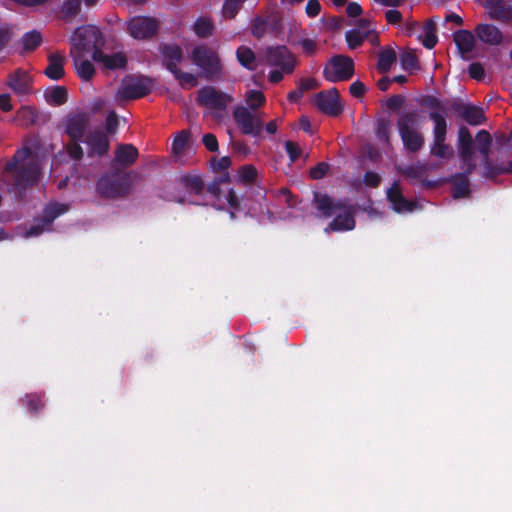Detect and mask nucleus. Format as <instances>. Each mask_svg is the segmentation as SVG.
<instances>
[{
    "label": "nucleus",
    "mask_w": 512,
    "mask_h": 512,
    "mask_svg": "<svg viewBox=\"0 0 512 512\" xmlns=\"http://www.w3.org/2000/svg\"><path fill=\"white\" fill-rule=\"evenodd\" d=\"M314 203L321 217L329 218L334 216V219L324 229L325 233L331 231H350L354 229L355 208L347 201H337L327 194L315 193Z\"/></svg>",
    "instance_id": "f257e3e1"
},
{
    "label": "nucleus",
    "mask_w": 512,
    "mask_h": 512,
    "mask_svg": "<svg viewBox=\"0 0 512 512\" xmlns=\"http://www.w3.org/2000/svg\"><path fill=\"white\" fill-rule=\"evenodd\" d=\"M6 168L13 172V186L21 194L23 190L38 181L41 163L38 155L24 147L15 153L12 160L7 163Z\"/></svg>",
    "instance_id": "f03ea898"
},
{
    "label": "nucleus",
    "mask_w": 512,
    "mask_h": 512,
    "mask_svg": "<svg viewBox=\"0 0 512 512\" xmlns=\"http://www.w3.org/2000/svg\"><path fill=\"white\" fill-rule=\"evenodd\" d=\"M264 58L267 65L274 67L268 75L272 83H278L285 74H291L296 65L294 55L285 46L267 47Z\"/></svg>",
    "instance_id": "7ed1b4c3"
},
{
    "label": "nucleus",
    "mask_w": 512,
    "mask_h": 512,
    "mask_svg": "<svg viewBox=\"0 0 512 512\" xmlns=\"http://www.w3.org/2000/svg\"><path fill=\"white\" fill-rule=\"evenodd\" d=\"M233 101L232 95L213 86H204L197 92V103L207 108L210 115L218 121L224 118L227 108Z\"/></svg>",
    "instance_id": "20e7f679"
},
{
    "label": "nucleus",
    "mask_w": 512,
    "mask_h": 512,
    "mask_svg": "<svg viewBox=\"0 0 512 512\" xmlns=\"http://www.w3.org/2000/svg\"><path fill=\"white\" fill-rule=\"evenodd\" d=\"M398 131L404 147L410 152H418L424 146V137L415 113L401 116L397 122Z\"/></svg>",
    "instance_id": "39448f33"
},
{
    "label": "nucleus",
    "mask_w": 512,
    "mask_h": 512,
    "mask_svg": "<svg viewBox=\"0 0 512 512\" xmlns=\"http://www.w3.org/2000/svg\"><path fill=\"white\" fill-rule=\"evenodd\" d=\"M151 91V80L147 77L128 75L116 91L115 100L123 102L144 97Z\"/></svg>",
    "instance_id": "423d86ee"
},
{
    "label": "nucleus",
    "mask_w": 512,
    "mask_h": 512,
    "mask_svg": "<svg viewBox=\"0 0 512 512\" xmlns=\"http://www.w3.org/2000/svg\"><path fill=\"white\" fill-rule=\"evenodd\" d=\"M191 60L206 79L221 73L222 66L217 53L206 45L195 46L191 51Z\"/></svg>",
    "instance_id": "0eeeda50"
},
{
    "label": "nucleus",
    "mask_w": 512,
    "mask_h": 512,
    "mask_svg": "<svg viewBox=\"0 0 512 512\" xmlns=\"http://www.w3.org/2000/svg\"><path fill=\"white\" fill-rule=\"evenodd\" d=\"M233 117L241 131L246 135L259 136L263 129V117L259 111L250 110L244 105H237Z\"/></svg>",
    "instance_id": "6e6552de"
},
{
    "label": "nucleus",
    "mask_w": 512,
    "mask_h": 512,
    "mask_svg": "<svg viewBox=\"0 0 512 512\" xmlns=\"http://www.w3.org/2000/svg\"><path fill=\"white\" fill-rule=\"evenodd\" d=\"M129 180L126 174L111 173L102 176L97 184L98 193L106 198H118L129 192Z\"/></svg>",
    "instance_id": "1a4fd4ad"
},
{
    "label": "nucleus",
    "mask_w": 512,
    "mask_h": 512,
    "mask_svg": "<svg viewBox=\"0 0 512 512\" xmlns=\"http://www.w3.org/2000/svg\"><path fill=\"white\" fill-rule=\"evenodd\" d=\"M353 73V60L342 55L334 56L324 68V76L331 83L348 80Z\"/></svg>",
    "instance_id": "9d476101"
},
{
    "label": "nucleus",
    "mask_w": 512,
    "mask_h": 512,
    "mask_svg": "<svg viewBox=\"0 0 512 512\" xmlns=\"http://www.w3.org/2000/svg\"><path fill=\"white\" fill-rule=\"evenodd\" d=\"M102 42L100 31L93 26L78 28L72 37V48L75 52L83 53L85 51L93 52L99 49L98 46Z\"/></svg>",
    "instance_id": "9b49d317"
},
{
    "label": "nucleus",
    "mask_w": 512,
    "mask_h": 512,
    "mask_svg": "<svg viewBox=\"0 0 512 512\" xmlns=\"http://www.w3.org/2000/svg\"><path fill=\"white\" fill-rule=\"evenodd\" d=\"M66 211H68V206L65 204L54 203L48 205L43 211L42 218L36 220L30 226V228L23 233V236L25 238H30L41 235L46 229L49 228V226L58 216L64 214Z\"/></svg>",
    "instance_id": "f8f14e48"
},
{
    "label": "nucleus",
    "mask_w": 512,
    "mask_h": 512,
    "mask_svg": "<svg viewBox=\"0 0 512 512\" xmlns=\"http://www.w3.org/2000/svg\"><path fill=\"white\" fill-rule=\"evenodd\" d=\"M157 29L158 23L151 17L136 16L128 22L129 34L139 40L153 37Z\"/></svg>",
    "instance_id": "ddd939ff"
},
{
    "label": "nucleus",
    "mask_w": 512,
    "mask_h": 512,
    "mask_svg": "<svg viewBox=\"0 0 512 512\" xmlns=\"http://www.w3.org/2000/svg\"><path fill=\"white\" fill-rule=\"evenodd\" d=\"M317 107L329 116H337L343 111L339 92L336 88L319 92L315 97Z\"/></svg>",
    "instance_id": "4468645a"
},
{
    "label": "nucleus",
    "mask_w": 512,
    "mask_h": 512,
    "mask_svg": "<svg viewBox=\"0 0 512 512\" xmlns=\"http://www.w3.org/2000/svg\"><path fill=\"white\" fill-rule=\"evenodd\" d=\"M459 156L462 163L466 166V172L472 173L476 168L474 162V149L472 137L467 127H460L458 131Z\"/></svg>",
    "instance_id": "2eb2a0df"
},
{
    "label": "nucleus",
    "mask_w": 512,
    "mask_h": 512,
    "mask_svg": "<svg viewBox=\"0 0 512 512\" xmlns=\"http://www.w3.org/2000/svg\"><path fill=\"white\" fill-rule=\"evenodd\" d=\"M483 6L488 17L501 23L512 21V3L507 0H484Z\"/></svg>",
    "instance_id": "dca6fc26"
},
{
    "label": "nucleus",
    "mask_w": 512,
    "mask_h": 512,
    "mask_svg": "<svg viewBox=\"0 0 512 512\" xmlns=\"http://www.w3.org/2000/svg\"><path fill=\"white\" fill-rule=\"evenodd\" d=\"M89 123V116L79 112L69 115L65 120V131L71 141H81Z\"/></svg>",
    "instance_id": "f3484780"
},
{
    "label": "nucleus",
    "mask_w": 512,
    "mask_h": 512,
    "mask_svg": "<svg viewBox=\"0 0 512 512\" xmlns=\"http://www.w3.org/2000/svg\"><path fill=\"white\" fill-rule=\"evenodd\" d=\"M453 110L470 125H480L484 122V111L481 107L474 106L465 102H455Z\"/></svg>",
    "instance_id": "a211bd4d"
},
{
    "label": "nucleus",
    "mask_w": 512,
    "mask_h": 512,
    "mask_svg": "<svg viewBox=\"0 0 512 512\" xmlns=\"http://www.w3.org/2000/svg\"><path fill=\"white\" fill-rule=\"evenodd\" d=\"M373 33V25L369 20H359L357 26L346 32V41L351 49L359 47Z\"/></svg>",
    "instance_id": "6ab92c4d"
},
{
    "label": "nucleus",
    "mask_w": 512,
    "mask_h": 512,
    "mask_svg": "<svg viewBox=\"0 0 512 512\" xmlns=\"http://www.w3.org/2000/svg\"><path fill=\"white\" fill-rule=\"evenodd\" d=\"M387 198L391 203L393 210L397 213H408L417 208L416 203L407 200L403 196L398 182H394L387 190Z\"/></svg>",
    "instance_id": "aec40b11"
},
{
    "label": "nucleus",
    "mask_w": 512,
    "mask_h": 512,
    "mask_svg": "<svg viewBox=\"0 0 512 512\" xmlns=\"http://www.w3.org/2000/svg\"><path fill=\"white\" fill-rule=\"evenodd\" d=\"M475 33L478 39L488 45L497 46L503 42V33L501 30L489 23H480L475 27Z\"/></svg>",
    "instance_id": "412c9836"
},
{
    "label": "nucleus",
    "mask_w": 512,
    "mask_h": 512,
    "mask_svg": "<svg viewBox=\"0 0 512 512\" xmlns=\"http://www.w3.org/2000/svg\"><path fill=\"white\" fill-rule=\"evenodd\" d=\"M92 58L95 62L102 63L105 68L110 70L125 68L127 64V57L122 52L108 55L100 49H96L92 54Z\"/></svg>",
    "instance_id": "4be33fe9"
},
{
    "label": "nucleus",
    "mask_w": 512,
    "mask_h": 512,
    "mask_svg": "<svg viewBox=\"0 0 512 512\" xmlns=\"http://www.w3.org/2000/svg\"><path fill=\"white\" fill-rule=\"evenodd\" d=\"M86 143L90 148V153L95 155H104L109 149V139L102 131H94L87 135Z\"/></svg>",
    "instance_id": "5701e85b"
},
{
    "label": "nucleus",
    "mask_w": 512,
    "mask_h": 512,
    "mask_svg": "<svg viewBox=\"0 0 512 512\" xmlns=\"http://www.w3.org/2000/svg\"><path fill=\"white\" fill-rule=\"evenodd\" d=\"M454 42L463 59H470L469 54L475 46L474 35L468 30H460L454 33Z\"/></svg>",
    "instance_id": "b1692460"
},
{
    "label": "nucleus",
    "mask_w": 512,
    "mask_h": 512,
    "mask_svg": "<svg viewBox=\"0 0 512 512\" xmlns=\"http://www.w3.org/2000/svg\"><path fill=\"white\" fill-rule=\"evenodd\" d=\"M138 157V150L132 144H121L115 151V163L122 167L127 168L131 166Z\"/></svg>",
    "instance_id": "393cba45"
},
{
    "label": "nucleus",
    "mask_w": 512,
    "mask_h": 512,
    "mask_svg": "<svg viewBox=\"0 0 512 512\" xmlns=\"http://www.w3.org/2000/svg\"><path fill=\"white\" fill-rule=\"evenodd\" d=\"M65 56L59 52L51 53L48 56V65L44 71L45 75L52 80H59L64 75Z\"/></svg>",
    "instance_id": "a878e982"
},
{
    "label": "nucleus",
    "mask_w": 512,
    "mask_h": 512,
    "mask_svg": "<svg viewBox=\"0 0 512 512\" xmlns=\"http://www.w3.org/2000/svg\"><path fill=\"white\" fill-rule=\"evenodd\" d=\"M71 56L78 76L83 80H90L95 73L93 64L84 59L82 53L75 52V49H71Z\"/></svg>",
    "instance_id": "bb28decb"
},
{
    "label": "nucleus",
    "mask_w": 512,
    "mask_h": 512,
    "mask_svg": "<svg viewBox=\"0 0 512 512\" xmlns=\"http://www.w3.org/2000/svg\"><path fill=\"white\" fill-rule=\"evenodd\" d=\"M463 173L455 174L451 177V183L453 184V197L462 198L469 195V180L466 172V166L462 163Z\"/></svg>",
    "instance_id": "cd10ccee"
},
{
    "label": "nucleus",
    "mask_w": 512,
    "mask_h": 512,
    "mask_svg": "<svg viewBox=\"0 0 512 512\" xmlns=\"http://www.w3.org/2000/svg\"><path fill=\"white\" fill-rule=\"evenodd\" d=\"M9 87L17 94L24 95L30 91V76L23 71H17L10 76Z\"/></svg>",
    "instance_id": "c85d7f7f"
},
{
    "label": "nucleus",
    "mask_w": 512,
    "mask_h": 512,
    "mask_svg": "<svg viewBox=\"0 0 512 512\" xmlns=\"http://www.w3.org/2000/svg\"><path fill=\"white\" fill-rule=\"evenodd\" d=\"M236 58L240 65L249 71H255L258 67L256 55L248 46H239L236 50Z\"/></svg>",
    "instance_id": "c756f323"
},
{
    "label": "nucleus",
    "mask_w": 512,
    "mask_h": 512,
    "mask_svg": "<svg viewBox=\"0 0 512 512\" xmlns=\"http://www.w3.org/2000/svg\"><path fill=\"white\" fill-rule=\"evenodd\" d=\"M162 54L167 69L172 72L177 69V65L182 60V50L176 45H164L162 47Z\"/></svg>",
    "instance_id": "7c9ffc66"
},
{
    "label": "nucleus",
    "mask_w": 512,
    "mask_h": 512,
    "mask_svg": "<svg viewBox=\"0 0 512 512\" xmlns=\"http://www.w3.org/2000/svg\"><path fill=\"white\" fill-rule=\"evenodd\" d=\"M429 117L434 122L433 139L445 140L447 132L445 116L438 111H431Z\"/></svg>",
    "instance_id": "2f4dec72"
},
{
    "label": "nucleus",
    "mask_w": 512,
    "mask_h": 512,
    "mask_svg": "<svg viewBox=\"0 0 512 512\" xmlns=\"http://www.w3.org/2000/svg\"><path fill=\"white\" fill-rule=\"evenodd\" d=\"M396 58V52L393 48L388 47L383 49L378 55V70L382 73L388 72L392 65L395 63Z\"/></svg>",
    "instance_id": "473e14b6"
},
{
    "label": "nucleus",
    "mask_w": 512,
    "mask_h": 512,
    "mask_svg": "<svg viewBox=\"0 0 512 512\" xmlns=\"http://www.w3.org/2000/svg\"><path fill=\"white\" fill-rule=\"evenodd\" d=\"M375 134L380 143L390 145L391 122L388 118H379L376 122Z\"/></svg>",
    "instance_id": "72a5a7b5"
},
{
    "label": "nucleus",
    "mask_w": 512,
    "mask_h": 512,
    "mask_svg": "<svg viewBox=\"0 0 512 512\" xmlns=\"http://www.w3.org/2000/svg\"><path fill=\"white\" fill-rule=\"evenodd\" d=\"M180 183L190 194H200L204 190L203 181L196 175H183L180 178Z\"/></svg>",
    "instance_id": "f704fd0d"
},
{
    "label": "nucleus",
    "mask_w": 512,
    "mask_h": 512,
    "mask_svg": "<svg viewBox=\"0 0 512 512\" xmlns=\"http://www.w3.org/2000/svg\"><path fill=\"white\" fill-rule=\"evenodd\" d=\"M44 95L46 101L53 105H61L67 100V90L62 86L47 89Z\"/></svg>",
    "instance_id": "c9c22d12"
},
{
    "label": "nucleus",
    "mask_w": 512,
    "mask_h": 512,
    "mask_svg": "<svg viewBox=\"0 0 512 512\" xmlns=\"http://www.w3.org/2000/svg\"><path fill=\"white\" fill-rule=\"evenodd\" d=\"M213 29V23L207 17H200L194 23V32L201 38H206L212 35Z\"/></svg>",
    "instance_id": "e433bc0d"
},
{
    "label": "nucleus",
    "mask_w": 512,
    "mask_h": 512,
    "mask_svg": "<svg viewBox=\"0 0 512 512\" xmlns=\"http://www.w3.org/2000/svg\"><path fill=\"white\" fill-rule=\"evenodd\" d=\"M423 30L424 36L422 39V44L427 49L434 48L438 41L435 24L432 21H429L424 25Z\"/></svg>",
    "instance_id": "4c0bfd02"
},
{
    "label": "nucleus",
    "mask_w": 512,
    "mask_h": 512,
    "mask_svg": "<svg viewBox=\"0 0 512 512\" xmlns=\"http://www.w3.org/2000/svg\"><path fill=\"white\" fill-rule=\"evenodd\" d=\"M431 154L438 158L448 159L453 156V150L449 145L445 144V140L438 141L433 139Z\"/></svg>",
    "instance_id": "58836bf2"
},
{
    "label": "nucleus",
    "mask_w": 512,
    "mask_h": 512,
    "mask_svg": "<svg viewBox=\"0 0 512 512\" xmlns=\"http://www.w3.org/2000/svg\"><path fill=\"white\" fill-rule=\"evenodd\" d=\"M246 104L250 110L258 111V108L265 102V96L261 91L249 90L245 97Z\"/></svg>",
    "instance_id": "ea45409f"
},
{
    "label": "nucleus",
    "mask_w": 512,
    "mask_h": 512,
    "mask_svg": "<svg viewBox=\"0 0 512 512\" xmlns=\"http://www.w3.org/2000/svg\"><path fill=\"white\" fill-rule=\"evenodd\" d=\"M41 41H42V37H41L40 33L37 31L27 32L22 37V40H21L23 49L26 51L34 50L36 47H38L40 45Z\"/></svg>",
    "instance_id": "a19ab883"
},
{
    "label": "nucleus",
    "mask_w": 512,
    "mask_h": 512,
    "mask_svg": "<svg viewBox=\"0 0 512 512\" xmlns=\"http://www.w3.org/2000/svg\"><path fill=\"white\" fill-rule=\"evenodd\" d=\"M81 0H65L61 7V13L65 18L76 16L81 11Z\"/></svg>",
    "instance_id": "79ce46f5"
},
{
    "label": "nucleus",
    "mask_w": 512,
    "mask_h": 512,
    "mask_svg": "<svg viewBox=\"0 0 512 512\" xmlns=\"http://www.w3.org/2000/svg\"><path fill=\"white\" fill-rule=\"evenodd\" d=\"M400 63L402 69L410 72L418 69L419 66L416 56L411 51H405L401 54Z\"/></svg>",
    "instance_id": "37998d69"
},
{
    "label": "nucleus",
    "mask_w": 512,
    "mask_h": 512,
    "mask_svg": "<svg viewBox=\"0 0 512 512\" xmlns=\"http://www.w3.org/2000/svg\"><path fill=\"white\" fill-rule=\"evenodd\" d=\"M476 143L478 151L483 156H487L491 144V137L489 133L485 130L479 131L476 135Z\"/></svg>",
    "instance_id": "c03bdc74"
},
{
    "label": "nucleus",
    "mask_w": 512,
    "mask_h": 512,
    "mask_svg": "<svg viewBox=\"0 0 512 512\" xmlns=\"http://www.w3.org/2000/svg\"><path fill=\"white\" fill-rule=\"evenodd\" d=\"M246 0H225L222 13L225 18H233Z\"/></svg>",
    "instance_id": "a18cd8bd"
},
{
    "label": "nucleus",
    "mask_w": 512,
    "mask_h": 512,
    "mask_svg": "<svg viewBox=\"0 0 512 512\" xmlns=\"http://www.w3.org/2000/svg\"><path fill=\"white\" fill-rule=\"evenodd\" d=\"M180 82L182 86L194 87L197 85V78L194 74L182 72L179 68L171 72Z\"/></svg>",
    "instance_id": "49530a36"
},
{
    "label": "nucleus",
    "mask_w": 512,
    "mask_h": 512,
    "mask_svg": "<svg viewBox=\"0 0 512 512\" xmlns=\"http://www.w3.org/2000/svg\"><path fill=\"white\" fill-rule=\"evenodd\" d=\"M189 134L186 131L179 132L172 143V151L175 154H180L184 150Z\"/></svg>",
    "instance_id": "de8ad7c7"
},
{
    "label": "nucleus",
    "mask_w": 512,
    "mask_h": 512,
    "mask_svg": "<svg viewBox=\"0 0 512 512\" xmlns=\"http://www.w3.org/2000/svg\"><path fill=\"white\" fill-rule=\"evenodd\" d=\"M257 170L252 165H245L239 170V177L245 183H252L256 179Z\"/></svg>",
    "instance_id": "09e8293b"
},
{
    "label": "nucleus",
    "mask_w": 512,
    "mask_h": 512,
    "mask_svg": "<svg viewBox=\"0 0 512 512\" xmlns=\"http://www.w3.org/2000/svg\"><path fill=\"white\" fill-rule=\"evenodd\" d=\"M285 150L291 162H295L301 156V148L293 141H286L284 143Z\"/></svg>",
    "instance_id": "8fccbe9b"
},
{
    "label": "nucleus",
    "mask_w": 512,
    "mask_h": 512,
    "mask_svg": "<svg viewBox=\"0 0 512 512\" xmlns=\"http://www.w3.org/2000/svg\"><path fill=\"white\" fill-rule=\"evenodd\" d=\"M35 117V112L29 107H23L18 112V118L21 120L23 125L34 123Z\"/></svg>",
    "instance_id": "3c124183"
},
{
    "label": "nucleus",
    "mask_w": 512,
    "mask_h": 512,
    "mask_svg": "<svg viewBox=\"0 0 512 512\" xmlns=\"http://www.w3.org/2000/svg\"><path fill=\"white\" fill-rule=\"evenodd\" d=\"M266 32V21L262 18H255L252 25V34L258 39L263 37Z\"/></svg>",
    "instance_id": "603ef678"
},
{
    "label": "nucleus",
    "mask_w": 512,
    "mask_h": 512,
    "mask_svg": "<svg viewBox=\"0 0 512 512\" xmlns=\"http://www.w3.org/2000/svg\"><path fill=\"white\" fill-rule=\"evenodd\" d=\"M329 170V165L327 163L321 162L317 164L315 167L311 168L310 176L313 179H321L326 175Z\"/></svg>",
    "instance_id": "864d4df0"
},
{
    "label": "nucleus",
    "mask_w": 512,
    "mask_h": 512,
    "mask_svg": "<svg viewBox=\"0 0 512 512\" xmlns=\"http://www.w3.org/2000/svg\"><path fill=\"white\" fill-rule=\"evenodd\" d=\"M67 151L70 157L75 160L80 159L83 155V150L79 144V141H72V143L67 146Z\"/></svg>",
    "instance_id": "5fc2aeb1"
},
{
    "label": "nucleus",
    "mask_w": 512,
    "mask_h": 512,
    "mask_svg": "<svg viewBox=\"0 0 512 512\" xmlns=\"http://www.w3.org/2000/svg\"><path fill=\"white\" fill-rule=\"evenodd\" d=\"M24 401L25 405L31 412H36L43 406L40 399L36 395H28L25 397Z\"/></svg>",
    "instance_id": "6e6d98bb"
},
{
    "label": "nucleus",
    "mask_w": 512,
    "mask_h": 512,
    "mask_svg": "<svg viewBox=\"0 0 512 512\" xmlns=\"http://www.w3.org/2000/svg\"><path fill=\"white\" fill-rule=\"evenodd\" d=\"M321 10V5L318 0H308L305 12L309 17H316Z\"/></svg>",
    "instance_id": "4d7b16f0"
},
{
    "label": "nucleus",
    "mask_w": 512,
    "mask_h": 512,
    "mask_svg": "<svg viewBox=\"0 0 512 512\" xmlns=\"http://www.w3.org/2000/svg\"><path fill=\"white\" fill-rule=\"evenodd\" d=\"M468 72L473 79L481 80L484 77V68L480 63L469 65Z\"/></svg>",
    "instance_id": "13d9d810"
},
{
    "label": "nucleus",
    "mask_w": 512,
    "mask_h": 512,
    "mask_svg": "<svg viewBox=\"0 0 512 512\" xmlns=\"http://www.w3.org/2000/svg\"><path fill=\"white\" fill-rule=\"evenodd\" d=\"M202 141H203V144L205 145V147L211 151V152H215L218 150V141L215 137V135L213 134H205L202 138Z\"/></svg>",
    "instance_id": "bf43d9fd"
},
{
    "label": "nucleus",
    "mask_w": 512,
    "mask_h": 512,
    "mask_svg": "<svg viewBox=\"0 0 512 512\" xmlns=\"http://www.w3.org/2000/svg\"><path fill=\"white\" fill-rule=\"evenodd\" d=\"M385 18L388 23L396 25L402 21V14L396 9H390L386 11Z\"/></svg>",
    "instance_id": "052dcab7"
},
{
    "label": "nucleus",
    "mask_w": 512,
    "mask_h": 512,
    "mask_svg": "<svg viewBox=\"0 0 512 512\" xmlns=\"http://www.w3.org/2000/svg\"><path fill=\"white\" fill-rule=\"evenodd\" d=\"M425 170V167L419 166H410L402 170V173L408 178L417 179L421 176L422 172Z\"/></svg>",
    "instance_id": "680f3d73"
},
{
    "label": "nucleus",
    "mask_w": 512,
    "mask_h": 512,
    "mask_svg": "<svg viewBox=\"0 0 512 512\" xmlns=\"http://www.w3.org/2000/svg\"><path fill=\"white\" fill-rule=\"evenodd\" d=\"M363 181L367 186L376 187L379 185L381 178L377 173L368 171L365 173Z\"/></svg>",
    "instance_id": "e2e57ef3"
},
{
    "label": "nucleus",
    "mask_w": 512,
    "mask_h": 512,
    "mask_svg": "<svg viewBox=\"0 0 512 512\" xmlns=\"http://www.w3.org/2000/svg\"><path fill=\"white\" fill-rule=\"evenodd\" d=\"M106 130L109 133L115 132L117 126H118V117L115 112H110L106 118Z\"/></svg>",
    "instance_id": "0e129e2a"
},
{
    "label": "nucleus",
    "mask_w": 512,
    "mask_h": 512,
    "mask_svg": "<svg viewBox=\"0 0 512 512\" xmlns=\"http://www.w3.org/2000/svg\"><path fill=\"white\" fill-rule=\"evenodd\" d=\"M299 44L303 51L308 55H311L316 51L317 45L316 42L312 39H303L299 42Z\"/></svg>",
    "instance_id": "69168bd1"
},
{
    "label": "nucleus",
    "mask_w": 512,
    "mask_h": 512,
    "mask_svg": "<svg viewBox=\"0 0 512 512\" xmlns=\"http://www.w3.org/2000/svg\"><path fill=\"white\" fill-rule=\"evenodd\" d=\"M349 90L353 96L359 97L364 94L366 87L361 81H355L350 85Z\"/></svg>",
    "instance_id": "338daca9"
},
{
    "label": "nucleus",
    "mask_w": 512,
    "mask_h": 512,
    "mask_svg": "<svg viewBox=\"0 0 512 512\" xmlns=\"http://www.w3.org/2000/svg\"><path fill=\"white\" fill-rule=\"evenodd\" d=\"M346 11L348 16L357 17L362 13V8L358 3L351 2L347 5Z\"/></svg>",
    "instance_id": "774afa93"
}]
</instances>
